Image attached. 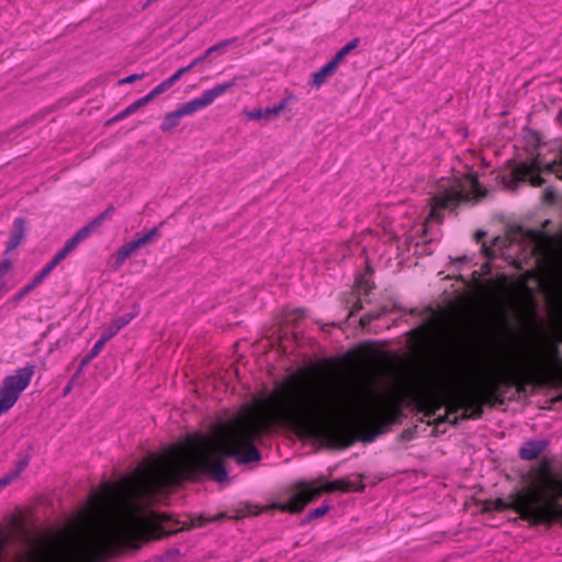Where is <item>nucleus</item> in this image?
Segmentation results:
<instances>
[{"label":"nucleus","mask_w":562,"mask_h":562,"mask_svg":"<svg viewBox=\"0 0 562 562\" xmlns=\"http://www.w3.org/2000/svg\"><path fill=\"white\" fill-rule=\"evenodd\" d=\"M148 103H149V101H148V98H146V95L143 98H139L138 100L131 103L124 111L120 112L113 120L114 121L123 120V119L127 117L128 115L135 113L138 109L145 106Z\"/></svg>","instance_id":"11"},{"label":"nucleus","mask_w":562,"mask_h":562,"mask_svg":"<svg viewBox=\"0 0 562 562\" xmlns=\"http://www.w3.org/2000/svg\"><path fill=\"white\" fill-rule=\"evenodd\" d=\"M171 87H172V83L167 78L164 81H161L159 85H157L148 94H146V98H148V101L150 102L154 98L166 92Z\"/></svg>","instance_id":"18"},{"label":"nucleus","mask_w":562,"mask_h":562,"mask_svg":"<svg viewBox=\"0 0 562 562\" xmlns=\"http://www.w3.org/2000/svg\"><path fill=\"white\" fill-rule=\"evenodd\" d=\"M104 218V214L100 215L95 220H93L91 223H89L87 226L78 231L71 239H69L66 245L64 246L65 252L69 254L72 251L80 241L85 240L90 236L92 231H94L98 226L101 225L102 221Z\"/></svg>","instance_id":"7"},{"label":"nucleus","mask_w":562,"mask_h":562,"mask_svg":"<svg viewBox=\"0 0 562 562\" xmlns=\"http://www.w3.org/2000/svg\"><path fill=\"white\" fill-rule=\"evenodd\" d=\"M131 319L132 317L120 318L114 321L111 325L113 327H117V331H120L124 326H126L130 323Z\"/></svg>","instance_id":"24"},{"label":"nucleus","mask_w":562,"mask_h":562,"mask_svg":"<svg viewBox=\"0 0 562 562\" xmlns=\"http://www.w3.org/2000/svg\"><path fill=\"white\" fill-rule=\"evenodd\" d=\"M234 86V82L216 85L212 89L205 90L199 98L192 99L189 102L182 104L179 110L183 116L190 115L207 105L214 100L225 93Z\"/></svg>","instance_id":"5"},{"label":"nucleus","mask_w":562,"mask_h":562,"mask_svg":"<svg viewBox=\"0 0 562 562\" xmlns=\"http://www.w3.org/2000/svg\"><path fill=\"white\" fill-rule=\"evenodd\" d=\"M543 441H529L520 448V457L526 460H532L544 449Z\"/></svg>","instance_id":"9"},{"label":"nucleus","mask_w":562,"mask_h":562,"mask_svg":"<svg viewBox=\"0 0 562 562\" xmlns=\"http://www.w3.org/2000/svg\"><path fill=\"white\" fill-rule=\"evenodd\" d=\"M117 327H113L112 325L109 326L106 331H104L101 337H106V341H109L112 337H114L117 334Z\"/></svg>","instance_id":"27"},{"label":"nucleus","mask_w":562,"mask_h":562,"mask_svg":"<svg viewBox=\"0 0 562 562\" xmlns=\"http://www.w3.org/2000/svg\"><path fill=\"white\" fill-rule=\"evenodd\" d=\"M18 476V473L8 474L0 479V491L12 483Z\"/></svg>","instance_id":"22"},{"label":"nucleus","mask_w":562,"mask_h":562,"mask_svg":"<svg viewBox=\"0 0 562 562\" xmlns=\"http://www.w3.org/2000/svg\"><path fill=\"white\" fill-rule=\"evenodd\" d=\"M128 257L130 255H127V252L122 247H120L115 252V259L120 265L123 263Z\"/></svg>","instance_id":"23"},{"label":"nucleus","mask_w":562,"mask_h":562,"mask_svg":"<svg viewBox=\"0 0 562 562\" xmlns=\"http://www.w3.org/2000/svg\"><path fill=\"white\" fill-rule=\"evenodd\" d=\"M359 42L360 41L357 37L350 41L348 44H346L342 48H340L337 52L333 60L337 61V64L339 65L344 60V58L359 45Z\"/></svg>","instance_id":"16"},{"label":"nucleus","mask_w":562,"mask_h":562,"mask_svg":"<svg viewBox=\"0 0 562 562\" xmlns=\"http://www.w3.org/2000/svg\"><path fill=\"white\" fill-rule=\"evenodd\" d=\"M143 78V75H137V74H134V75H131V76H127L125 78H122L119 83L120 85H126V83H132L138 79Z\"/></svg>","instance_id":"26"},{"label":"nucleus","mask_w":562,"mask_h":562,"mask_svg":"<svg viewBox=\"0 0 562 562\" xmlns=\"http://www.w3.org/2000/svg\"><path fill=\"white\" fill-rule=\"evenodd\" d=\"M122 248L130 256L138 249L137 246L135 245L134 240H132V241L127 243L126 245L122 246Z\"/></svg>","instance_id":"28"},{"label":"nucleus","mask_w":562,"mask_h":562,"mask_svg":"<svg viewBox=\"0 0 562 562\" xmlns=\"http://www.w3.org/2000/svg\"><path fill=\"white\" fill-rule=\"evenodd\" d=\"M158 236H159L158 228L154 227L146 234L135 238L134 243L137 246V248H140V247L154 241Z\"/></svg>","instance_id":"17"},{"label":"nucleus","mask_w":562,"mask_h":562,"mask_svg":"<svg viewBox=\"0 0 562 562\" xmlns=\"http://www.w3.org/2000/svg\"><path fill=\"white\" fill-rule=\"evenodd\" d=\"M206 58L205 54L201 57H198L195 58L194 60H198V64L201 63L202 60H204Z\"/></svg>","instance_id":"31"},{"label":"nucleus","mask_w":562,"mask_h":562,"mask_svg":"<svg viewBox=\"0 0 562 562\" xmlns=\"http://www.w3.org/2000/svg\"><path fill=\"white\" fill-rule=\"evenodd\" d=\"M284 108H285V105L283 103H281L274 108H270L265 111H258V112L250 113L248 115V117L251 120L269 119L271 116L278 115L281 111L284 110Z\"/></svg>","instance_id":"15"},{"label":"nucleus","mask_w":562,"mask_h":562,"mask_svg":"<svg viewBox=\"0 0 562 562\" xmlns=\"http://www.w3.org/2000/svg\"><path fill=\"white\" fill-rule=\"evenodd\" d=\"M53 268L52 266H46L34 279L33 281L27 284L20 293V296H23L31 292L35 286L41 284L43 280L52 272Z\"/></svg>","instance_id":"14"},{"label":"nucleus","mask_w":562,"mask_h":562,"mask_svg":"<svg viewBox=\"0 0 562 562\" xmlns=\"http://www.w3.org/2000/svg\"><path fill=\"white\" fill-rule=\"evenodd\" d=\"M543 169L540 166V161L538 158H535L530 161H525L518 165L513 170V177L516 181H527L533 187L541 186L543 182L541 178V172Z\"/></svg>","instance_id":"6"},{"label":"nucleus","mask_w":562,"mask_h":562,"mask_svg":"<svg viewBox=\"0 0 562 562\" xmlns=\"http://www.w3.org/2000/svg\"><path fill=\"white\" fill-rule=\"evenodd\" d=\"M217 48V46H212L210 47L206 52H205V56L207 57L209 55H211L215 49Z\"/></svg>","instance_id":"30"},{"label":"nucleus","mask_w":562,"mask_h":562,"mask_svg":"<svg viewBox=\"0 0 562 562\" xmlns=\"http://www.w3.org/2000/svg\"><path fill=\"white\" fill-rule=\"evenodd\" d=\"M508 506L531 524L562 522V474L550 458H542L527 472Z\"/></svg>","instance_id":"1"},{"label":"nucleus","mask_w":562,"mask_h":562,"mask_svg":"<svg viewBox=\"0 0 562 562\" xmlns=\"http://www.w3.org/2000/svg\"><path fill=\"white\" fill-rule=\"evenodd\" d=\"M24 235L23 222L19 220L15 222V232L8 244L7 250L12 251L15 249L22 243Z\"/></svg>","instance_id":"12"},{"label":"nucleus","mask_w":562,"mask_h":562,"mask_svg":"<svg viewBox=\"0 0 562 562\" xmlns=\"http://www.w3.org/2000/svg\"><path fill=\"white\" fill-rule=\"evenodd\" d=\"M337 61L333 59L324 65L318 71L313 75L312 85L316 88L322 87L328 77H330L338 68Z\"/></svg>","instance_id":"8"},{"label":"nucleus","mask_w":562,"mask_h":562,"mask_svg":"<svg viewBox=\"0 0 562 562\" xmlns=\"http://www.w3.org/2000/svg\"><path fill=\"white\" fill-rule=\"evenodd\" d=\"M340 488H342V483L339 481L322 485L315 484L314 482H301L296 485V491L288 502L274 503L272 507L282 512L299 513L303 510L306 504H308L315 497L319 496L322 493Z\"/></svg>","instance_id":"4"},{"label":"nucleus","mask_w":562,"mask_h":562,"mask_svg":"<svg viewBox=\"0 0 562 562\" xmlns=\"http://www.w3.org/2000/svg\"><path fill=\"white\" fill-rule=\"evenodd\" d=\"M70 389H71V386H70V385H69V386H67V387H66V390L64 391V394H68V393H69V391H70Z\"/></svg>","instance_id":"32"},{"label":"nucleus","mask_w":562,"mask_h":562,"mask_svg":"<svg viewBox=\"0 0 562 562\" xmlns=\"http://www.w3.org/2000/svg\"><path fill=\"white\" fill-rule=\"evenodd\" d=\"M106 342V337H100V339L94 344L93 348L91 349V352L87 361L95 358L103 350Z\"/></svg>","instance_id":"20"},{"label":"nucleus","mask_w":562,"mask_h":562,"mask_svg":"<svg viewBox=\"0 0 562 562\" xmlns=\"http://www.w3.org/2000/svg\"><path fill=\"white\" fill-rule=\"evenodd\" d=\"M53 268L52 266H46L34 279L33 281L27 284L20 293V296H23L31 292L35 286L41 284L43 280L52 272Z\"/></svg>","instance_id":"13"},{"label":"nucleus","mask_w":562,"mask_h":562,"mask_svg":"<svg viewBox=\"0 0 562 562\" xmlns=\"http://www.w3.org/2000/svg\"><path fill=\"white\" fill-rule=\"evenodd\" d=\"M485 195L472 172H453L437 182L430 200L428 221L439 222L445 210H452L462 201H477Z\"/></svg>","instance_id":"2"},{"label":"nucleus","mask_w":562,"mask_h":562,"mask_svg":"<svg viewBox=\"0 0 562 562\" xmlns=\"http://www.w3.org/2000/svg\"><path fill=\"white\" fill-rule=\"evenodd\" d=\"M327 512H328V507L327 506H323V507L316 508L311 514V516L317 518V517H321V516L325 515Z\"/></svg>","instance_id":"29"},{"label":"nucleus","mask_w":562,"mask_h":562,"mask_svg":"<svg viewBox=\"0 0 562 562\" xmlns=\"http://www.w3.org/2000/svg\"><path fill=\"white\" fill-rule=\"evenodd\" d=\"M34 375V367L25 366L13 374L5 376L0 385V416L10 411L30 385Z\"/></svg>","instance_id":"3"},{"label":"nucleus","mask_w":562,"mask_h":562,"mask_svg":"<svg viewBox=\"0 0 562 562\" xmlns=\"http://www.w3.org/2000/svg\"><path fill=\"white\" fill-rule=\"evenodd\" d=\"M198 65V60H192L190 65L187 67L179 68L173 75H171L168 79L172 83V86L181 79V77L192 70Z\"/></svg>","instance_id":"19"},{"label":"nucleus","mask_w":562,"mask_h":562,"mask_svg":"<svg viewBox=\"0 0 562 562\" xmlns=\"http://www.w3.org/2000/svg\"><path fill=\"white\" fill-rule=\"evenodd\" d=\"M12 267V262L9 259H4L0 262V277L4 276Z\"/></svg>","instance_id":"25"},{"label":"nucleus","mask_w":562,"mask_h":562,"mask_svg":"<svg viewBox=\"0 0 562 562\" xmlns=\"http://www.w3.org/2000/svg\"><path fill=\"white\" fill-rule=\"evenodd\" d=\"M68 256L67 252H65L64 249H61L59 252H57L52 261L48 263V266H52L54 269L60 261H63Z\"/></svg>","instance_id":"21"},{"label":"nucleus","mask_w":562,"mask_h":562,"mask_svg":"<svg viewBox=\"0 0 562 562\" xmlns=\"http://www.w3.org/2000/svg\"><path fill=\"white\" fill-rule=\"evenodd\" d=\"M181 117H183L182 113L179 109L176 111L169 112L164 116L162 123L160 125V130L162 132H169L176 126L179 125Z\"/></svg>","instance_id":"10"}]
</instances>
